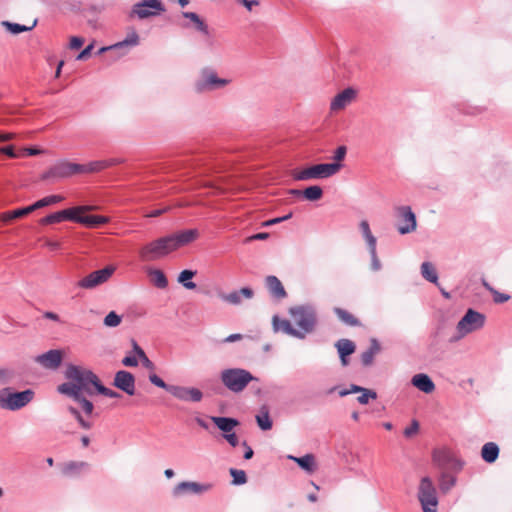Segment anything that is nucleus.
<instances>
[{
    "label": "nucleus",
    "mask_w": 512,
    "mask_h": 512,
    "mask_svg": "<svg viewBox=\"0 0 512 512\" xmlns=\"http://www.w3.org/2000/svg\"><path fill=\"white\" fill-rule=\"evenodd\" d=\"M65 377L68 382L59 385L58 392L72 398L80 405L85 415L90 416L94 405L85 395H94L100 383L98 376L90 369L70 364L66 368Z\"/></svg>",
    "instance_id": "obj_1"
},
{
    "label": "nucleus",
    "mask_w": 512,
    "mask_h": 512,
    "mask_svg": "<svg viewBox=\"0 0 512 512\" xmlns=\"http://www.w3.org/2000/svg\"><path fill=\"white\" fill-rule=\"evenodd\" d=\"M290 316L297 326L299 339H304L308 334L314 332L317 325V313L311 305H301L290 309Z\"/></svg>",
    "instance_id": "obj_2"
},
{
    "label": "nucleus",
    "mask_w": 512,
    "mask_h": 512,
    "mask_svg": "<svg viewBox=\"0 0 512 512\" xmlns=\"http://www.w3.org/2000/svg\"><path fill=\"white\" fill-rule=\"evenodd\" d=\"M341 168V163H321L304 169H294L291 176L296 181L327 179L337 174Z\"/></svg>",
    "instance_id": "obj_3"
},
{
    "label": "nucleus",
    "mask_w": 512,
    "mask_h": 512,
    "mask_svg": "<svg viewBox=\"0 0 512 512\" xmlns=\"http://www.w3.org/2000/svg\"><path fill=\"white\" fill-rule=\"evenodd\" d=\"M222 384L233 393H241L255 377L246 369L227 368L221 371Z\"/></svg>",
    "instance_id": "obj_4"
},
{
    "label": "nucleus",
    "mask_w": 512,
    "mask_h": 512,
    "mask_svg": "<svg viewBox=\"0 0 512 512\" xmlns=\"http://www.w3.org/2000/svg\"><path fill=\"white\" fill-rule=\"evenodd\" d=\"M486 317L483 313L469 308L456 325L457 334L450 339V342H457L466 335L482 329Z\"/></svg>",
    "instance_id": "obj_5"
},
{
    "label": "nucleus",
    "mask_w": 512,
    "mask_h": 512,
    "mask_svg": "<svg viewBox=\"0 0 512 512\" xmlns=\"http://www.w3.org/2000/svg\"><path fill=\"white\" fill-rule=\"evenodd\" d=\"M230 83V79L220 78L213 68L204 67L200 70L199 77L194 83V89L197 93H205L222 89Z\"/></svg>",
    "instance_id": "obj_6"
},
{
    "label": "nucleus",
    "mask_w": 512,
    "mask_h": 512,
    "mask_svg": "<svg viewBox=\"0 0 512 512\" xmlns=\"http://www.w3.org/2000/svg\"><path fill=\"white\" fill-rule=\"evenodd\" d=\"M34 394L31 389L13 392L11 388H2L0 389V408L10 411L19 410L33 400Z\"/></svg>",
    "instance_id": "obj_7"
},
{
    "label": "nucleus",
    "mask_w": 512,
    "mask_h": 512,
    "mask_svg": "<svg viewBox=\"0 0 512 512\" xmlns=\"http://www.w3.org/2000/svg\"><path fill=\"white\" fill-rule=\"evenodd\" d=\"M173 252L168 236L160 237L145 244L139 250V257L144 262H152L166 257Z\"/></svg>",
    "instance_id": "obj_8"
},
{
    "label": "nucleus",
    "mask_w": 512,
    "mask_h": 512,
    "mask_svg": "<svg viewBox=\"0 0 512 512\" xmlns=\"http://www.w3.org/2000/svg\"><path fill=\"white\" fill-rule=\"evenodd\" d=\"M417 497L423 512H437L439 503L437 491L429 477H423L420 480Z\"/></svg>",
    "instance_id": "obj_9"
},
{
    "label": "nucleus",
    "mask_w": 512,
    "mask_h": 512,
    "mask_svg": "<svg viewBox=\"0 0 512 512\" xmlns=\"http://www.w3.org/2000/svg\"><path fill=\"white\" fill-rule=\"evenodd\" d=\"M83 170V164L72 163L69 161H60L51 167L47 172H45L42 178H68L72 175L83 174Z\"/></svg>",
    "instance_id": "obj_10"
},
{
    "label": "nucleus",
    "mask_w": 512,
    "mask_h": 512,
    "mask_svg": "<svg viewBox=\"0 0 512 512\" xmlns=\"http://www.w3.org/2000/svg\"><path fill=\"white\" fill-rule=\"evenodd\" d=\"M93 208V206L89 205L74 207V209L78 210L77 212H74L73 222L82 224L89 228H96L110 221L108 217L102 215H85L86 212L92 210Z\"/></svg>",
    "instance_id": "obj_11"
},
{
    "label": "nucleus",
    "mask_w": 512,
    "mask_h": 512,
    "mask_svg": "<svg viewBox=\"0 0 512 512\" xmlns=\"http://www.w3.org/2000/svg\"><path fill=\"white\" fill-rule=\"evenodd\" d=\"M115 271L114 266H106L103 269H99L91 272L84 278H82L77 286L83 289H93L105 282H107Z\"/></svg>",
    "instance_id": "obj_12"
},
{
    "label": "nucleus",
    "mask_w": 512,
    "mask_h": 512,
    "mask_svg": "<svg viewBox=\"0 0 512 512\" xmlns=\"http://www.w3.org/2000/svg\"><path fill=\"white\" fill-rule=\"evenodd\" d=\"M398 218L397 229L402 235L414 232L417 227L416 216L409 206H399L395 209Z\"/></svg>",
    "instance_id": "obj_13"
},
{
    "label": "nucleus",
    "mask_w": 512,
    "mask_h": 512,
    "mask_svg": "<svg viewBox=\"0 0 512 512\" xmlns=\"http://www.w3.org/2000/svg\"><path fill=\"white\" fill-rule=\"evenodd\" d=\"M160 11H164L160 0H143L133 6L131 16L135 15L139 19H145L156 15Z\"/></svg>",
    "instance_id": "obj_14"
},
{
    "label": "nucleus",
    "mask_w": 512,
    "mask_h": 512,
    "mask_svg": "<svg viewBox=\"0 0 512 512\" xmlns=\"http://www.w3.org/2000/svg\"><path fill=\"white\" fill-rule=\"evenodd\" d=\"M169 393L181 401L200 402L203 398L201 390L195 387L172 385Z\"/></svg>",
    "instance_id": "obj_15"
},
{
    "label": "nucleus",
    "mask_w": 512,
    "mask_h": 512,
    "mask_svg": "<svg viewBox=\"0 0 512 512\" xmlns=\"http://www.w3.org/2000/svg\"><path fill=\"white\" fill-rule=\"evenodd\" d=\"M211 487V484L183 481L173 488L172 495L173 497L178 498L186 494H202L210 490Z\"/></svg>",
    "instance_id": "obj_16"
},
{
    "label": "nucleus",
    "mask_w": 512,
    "mask_h": 512,
    "mask_svg": "<svg viewBox=\"0 0 512 512\" xmlns=\"http://www.w3.org/2000/svg\"><path fill=\"white\" fill-rule=\"evenodd\" d=\"M63 353L61 350L52 349L35 357V362L48 370H56L62 362Z\"/></svg>",
    "instance_id": "obj_17"
},
{
    "label": "nucleus",
    "mask_w": 512,
    "mask_h": 512,
    "mask_svg": "<svg viewBox=\"0 0 512 512\" xmlns=\"http://www.w3.org/2000/svg\"><path fill=\"white\" fill-rule=\"evenodd\" d=\"M113 385L130 396L135 394V377L126 370L115 373Z\"/></svg>",
    "instance_id": "obj_18"
},
{
    "label": "nucleus",
    "mask_w": 512,
    "mask_h": 512,
    "mask_svg": "<svg viewBox=\"0 0 512 512\" xmlns=\"http://www.w3.org/2000/svg\"><path fill=\"white\" fill-rule=\"evenodd\" d=\"M167 236L171 243L173 251H175L178 248L188 245L189 243L196 240L199 236V232L197 229H188V230H182V231H179V232L167 235Z\"/></svg>",
    "instance_id": "obj_19"
},
{
    "label": "nucleus",
    "mask_w": 512,
    "mask_h": 512,
    "mask_svg": "<svg viewBox=\"0 0 512 512\" xmlns=\"http://www.w3.org/2000/svg\"><path fill=\"white\" fill-rule=\"evenodd\" d=\"M356 97V90L348 87L334 96L330 103L331 112H337L346 108Z\"/></svg>",
    "instance_id": "obj_20"
},
{
    "label": "nucleus",
    "mask_w": 512,
    "mask_h": 512,
    "mask_svg": "<svg viewBox=\"0 0 512 512\" xmlns=\"http://www.w3.org/2000/svg\"><path fill=\"white\" fill-rule=\"evenodd\" d=\"M254 291L249 287H243L239 290H234L229 293H220L219 297L222 301L230 305H240L243 299H252Z\"/></svg>",
    "instance_id": "obj_21"
},
{
    "label": "nucleus",
    "mask_w": 512,
    "mask_h": 512,
    "mask_svg": "<svg viewBox=\"0 0 512 512\" xmlns=\"http://www.w3.org/2000/svg\"><path fill=\"white\" fill-rule=\"evenodd\" d=\"M78 209L68 208L61 211H57L55 213L49 214L46 217L40 220L41 224L48 225L54 223H60L65 220L73 221L74 212H77Z\"/></svg>",
    "instance_id": "obj_22"
},
{
    "label": "nucleus",
    "mask_w": 512,
    "mask_h": 512,
    "mask_svg": "<svg viewBox=\"0 0 512 512\" xmlns=\"http://www.w3.org/2000/svg\"><path fill=\"white\" fill-rule=\"evenodd\" d=\"M121 163L120 159L111 158L104 160L91 161L88 164H83V174L100 172L108 167Z\"/></svg>",
    "instance_id": "obj_23"
},
{
    "label": "nucleus",
    "mask_w": 512,
    "mask_h": 512,
    "mask_svg": "<svg viewBox=\"0 0 512 512\" xmlns=\"http://www.w3.org/2000/svg\"><path fill=\"white\" fill-rule=\"evenodd\" d=\"M411 383L424 393H432L435 390L434 382L431 378L423 373L416 374L412 377Z\"/></svg>",
    "instance_id": "obj_24"
},
{
    "label": "nucleus",
    "mask_w": 512,
    "mask_h": 512,
    "mask_svg": "<svg viewBox=\"0 0 512 512\" xmlns=\"http://www.w3.org/2000/svg\"><path fill=\"white\" fill-rule=\"evenodd\" d=\"M273 330L275 332H283L289 336L299 339V333L296 331L289 320L280 319L278 316H274L272 320Z\"/></svg>",
    "instance_id": "obj_25"
},
{
    "label": "nucleus",
    "mask_w": 512,
    "mask_h": 512,
    "mask_svg": "<svg viewBox=\"0 0 512 512\" xmlns=\"http://www.w3.org/2000/svg\"><path fill=\"white\" fill-rule=\"evenodd\" d=\"M210 419L223 434L231 433L239 425V421L231 417L211 416Z\"/></svg>",
    "instance_id": "obj_26"
},
{
    "label": "nucleus",
    "mask_w": 512,
    "mask_h": 512,
    "mask_svg": "<svg viewBox=\"0 0 512 512\" xmlns=\"http://www.w3.org/2000/svg\"><path fill=\"white\" fill-rule=\"evenodd\" d=\"M138 44H139V36L135 31H132L131 33H129L127 35V37L124 40H122L116 44H113L111 46L100 48L98 50L97 54H102L105 51L112 50V49H121L124 47H134V46H137Z\"/></svg>",
    "instance_id": "obj_27"
},
{
    "label": "nucleus",
    "mask_w": 512,
    "mask_h": 512,
    "mask_svg": "<svg viewBox=\"0 0 512 512\" xmlns=\"http://www.w3.org/2000/svg\"><path fill=\"white\" fill-rule=\"evenodd\" d=\"M336 348L338 350L340 360L343 366L348 364L347 356L351 355L355 351V344L348 339H340L336 343Z\"/></svg>",
    "instance_id": "obj_28"
},
{
    "label": "nucleus",
    "mask_w": 512,
    "mask_h": 512,
    "mask_svg": "<svg viewBox=\"0 0 512 512\" xmlns=\"http://www.w3.org/2000/svg\"><path fill=\"white\" fill-rule=\"evenodd\" d=\"M265 282L268 290L274 297L280 299L286 296L285 289L281 281L276 276H268Z\"/></svg>",
    "instance_id": "obj_29"
},
{
    "label": "nucleus",
    "mask_w": 512,
    "mask_h": 512,
    "mask_svg": "<svg viewBox=\"0 0 512 512\" xmlns=\"http://www.w3.org/2000/svg\"><path fill=\"white\" fill-rule=\"evenodd\" d=\"M288 459L296 462L307 473L312 474L316 469L315 458L312 454H306L302 457L288 456Z\"/></svg>",
    "instance_id": "obj_30"
},
{
    "label": "nucleus",
    "mask_w": 512,
    "mask_h": 512,
    "mask_svg": "<svg viewBox=\"0 0 512 512\" xmlns=\"http://www.w3.org/2000/svg\"><path fill=\"white\" fill-rule=\"evenodd\" d=\"M499 447L494 442H487L481 449V457L487 463H494L499 456Z\"/></svg>",
    "instance_id": "obj_31"
},
{
    "label": "nucleus",
    "mask_w": 512,
    "mask_h": 512,
    "mask_svg": "<svg viewBox=\"0 0 512 512\" xmlns=\"http://www.w3.org/2000/svg\"><path fill=\"white\" fill-rule=\"evenodd\" d=\"M380 351V344L376 339H372L370 347L361 354V362L364 366H370L373 363L375 355Z\"/></svg>",
    "instance_id": "obj_32"
},
{
    "label": "nucleus",
    "mask_w": 512,
    "mask_h": 512,
    "mask_svg": "<svg viewBox=\"0 0 512 512\" xmlns=\"http://www.w3.org/2000/svg\"><path fill=\"white\" fill-rule=\"evenodd\" d=\"M255 418L260 429L267 431L272 428L273 422L270 418L269 409L267 406H262Z\"/></svg>",
    "instance_id": "obj_33"
},
{
    "label": "nucleus",
    "mask_w": 512,
    "mask_h": 512,
    "mask_svg": "<svg viewBox=\"0 0 512 512\" xmlns=\"http://www.w3.org/2000/svg\"><path fill=\"white\" fill-rule=\"evenodd\" d=\"M148 275L154 286L160 289H165L168 286V280L163 271L160 269H149Z\"/></svg>",
    "instance_id": "obj_34"
},
{
    "label": "nucleus",
    "mask_w": 512,
    "mask_h": 512,
    "mask_svg": "<svg viewBox=\"0 0 512 512\" xmlns=\"http://www.w3.org/2000/svg\"><path fill=\"white\" fill-rule=\"evenodd\" d=\"M421 275L427 281L438 285V274L432 263L423 262L421 264Z\"/></svg>",
    "instance_id": "obj_35"
},
{
    "label": "nucleus",
    "mask_w": 512,
    "mask_h": 512,
    "mask_svg": "<svg viewBox=\"0 0 512 512\" xmlns=\"http://www.w3.org/2000/svg\"><path fill=\"white\" fill-rule=\"evenodd\" d=\"M196 271L185 269L180 272L178 275L177 281L183 285L188 290H193L196 288V284L191 281V279L196 275Z\"/></svg>",
    "instance_id": "obj_36"
},
{
    "label": "nucleus",
    "mask_w": 512,
    "mask_h": 512,
    "mask_svg": "<svg viewBox=\"0 0 512 512\" xmlns=\"http://www.w3.org/2000/svg\"><path fill=\"white\" fill-rule=\"evenodd\" d=\"M362 235L368 245L369 248H374L377 245L376 237L372 234L370 230L369 223L366 220H362L359 224Z\"/></svg>",
    "instance_id": "obj_37"
},
{
    "label": "nucleus",
    "mask_w": 512,
    "mask_h": 512,
    "mask_svg": "<svg viewBox=\"0 0 512 512\" xmlns=\"http://www.w3.org/2000/svg\"><path fill=\"white\" fill-rule=\"evenodd\" d=\"M32 212H33L32 205L27 206V207H23V208H19V209H16V210H12V211H7V212L3 213L2 220L4 222H7V221H10V220H13V219H16V218H20V217L26 216V215H28V214H30Z\"/></svg>",
    "instance_id": "obj_38"
},
{
    "label": "nucleus",
    "mask_w": 512,
    "mask_h": 512,
    "mask_svg": "<svg viewBox=\"0 0 512 512\" xmlns=\"http://www.w3.org/2000/svg\"><path fill=\"white\" fill-rule=\"evenodd\" d=\"M63 200H64V197L61 195H50V196L44 197V198L36 201L35 203H33L32 208H33V211H35L37 209L59 203Z\"/></svg>",
    "instance_id": "obj_39"
},
{
    "label": "nucleus",
    "mask_w": 512,
    "mask_h": 512,
    "mask_svg": "<svg viewBox=\"0 0 512 512\" xmlns=\"http://www.w3.org/2000/svg\"><path fill=\"white\" fill-rule=\"evenodd\" d=\"M335 314L338 316V318L345 323L348 326H359L360 322L357 318H355L351 313L348 311L342 309V308H335L334 309Z\"/></svg>",
    "instance_id": "obj_40"
},
{
    "label": "nucleus",
    "mask_w": 512,
    "mask_h": 512,
    "mask_svg": "<svg viewBox=\"0 0 512 512\" xmlns=\"http://www.w3.org/2000/svg\"><path fill=\"white\" fill-rule=\"evenodd\" d=\"M323 196V189L318 185H313L303 190V197L308 201H318Z\"/></svg>",
    "instance_id": "obj_41"
},
{
    "label": "nucleus",
    "mask_w": 512,
    "mask_h": 512,
    "mask_svg": "<svg viewBox=\"0 0 512 512\" xmlns=\"http://www.w3.org/2000/svg\"><path fill=\"white\" fill-rule=\"evenodd\" d=\"M37 20L33 22L31 26H25L18 23H11L8 21H4L2 24L7 30L12 34H19L22 32L30 31L36 26Z\"/></svg>",
    "instance_id": "obj_42"
},
{
    "label": "nucleus",
    "mask_w": 512,
    "mask_h": 512,
    "mask_svg": "<svg viewBox=\"0 0 512 512\" xmlns=\"http://www.w3.org/2000/svg\"><path fill=\"white\" fill-rule=\"evenodd\" d=\"M182 14L183 17L190 19L200 32L204 33L205 35L209 34L208 26L201 20L198 14L194 12H183Z\"/></svg>",
    "instance_id": "obj_43"
},
{
    "label": "nucleus",
    "mask_w": 512,
    "mask_h": 512,
    "mask_svg": "<svg viewBox=\"0 0 512 512\" xmlns=\"http://www.w3.org/2000/svg\"><path fill=\"white\" fill-rule=\"evenodd\" d=\"M88 463L86 462H69L65 465L63 469V473L65 475L71 476L79 473L80 471L88 468Z\"/></svg>",
    "instance_id": "obj_44"
},
{
    "label": "nucleus",
    "mask_w": 512,
    "mask_h": 512,
    "mask_svg": "<svg viewBox=\"0 0 512 512\" xmlns=\"http://www.w3.org/2000/svg\"><path fill=\"white\" fill-rule=\"evenodd\" d=\"M482 285L493 295L495 303H504L510 299V296L495 290L485 279L482 280Z\"/></svg>",
    "instance_id": "obj_45"
},
{
    "label": "nucleus",
    "mask_w": 512,
    "mask_h": 512,
    "mask_svg": "<svg viewBox=\"0 0 512 512\" xmlns=\"http://www.w3.org/2000/svg\"><path fill=\"white\" fill-rule=\"evenodd\" d=\"M230 475L232 476V484L233 485H243L247 482V476L244 470H239L235 468H231L229 470Z\"/></svg>",
    "instance_id": "obj_46"
},
{
    "label": "nucleus",
    "mask_w": 512,
    "mask_h": 512,
    "mask_svg": "<svg viewBox=\"0 0 512 512\" xmlns=\"http://www.w3.org/2000/svg\"><path fill=\"white\" fill-rule=\"evenodd\" d=\"M122 321V317L118 315L116 312H109L104 318V325L107 327H117L120 325Z\"/></svg>",
    "instance_id": "obj_47"
},
{
    "label": "nucleus",
    "mask_w": 512,
    "mask_h": 512,
    "mask_svg": "<svg viewBox=\"0 0 512 512\" xmlns=\"http://www.w3.org/2000/svg\"><path fill=\"white\" fill-rule=\"evenodd\" d=\"M360 393L361 395L358 396L357 401L361 405H366L369 403V400H375L377 398V393L371 389L364 388Z\"/></svg>",
    "instance_id": "obj_48"
},
{
    "label": "nucleus",
    "mask_w": 512,
    "mask_h": 512,
    "mask_svg": "<svg viewBox=\"0 0 512 512\" xmlns=\"http://www.w3.org/2000/svg\"><path fill=\"white\" fill-rule=\"evenodd\" d=\"M67 410L75 417L79 425L84 429H90L92 427L91 422L85 420L80 414L79 410L73 406H68Z\"/></svg>",
    "instance_id": "obj_49"
},
{
    "label": "nucleus",
    "mask_w": 512,
    "mask_h": 512,
    "mask_svg": "<svg viewBox=\"0 0 512 512\" xmlns=\"http://www.w3.org/2000/svg\"><path fill=\"white\" fill-rule=\"evenodd\" d=\"M15 374L14 371L7 368L0 369V384L5 385L12 381Z\"/></svg>",
    "instance_id": "obj_50"
},
{
    "label": "nucleus",
    "mask_w": 512,
    "mask_h": 512,
    "mask_svg": "<svg viewBox=\"0 0 512 512\" xmlns=\"http://www.w3.org/2000/svg\"><path fill=\"white\" fill-rule=\"evenodd\" d=\"M96 391L99 394H102V395H104L106 397H109V398H119L121 396L118 392L105 387L101 382L99 383V385H97V390Z\"/></svg>",
    "instance_id": "obj_51"
},
{
    "label": "nucleus",
    "mask_w": 512,
    "mask_h": 512,
    "mask_svg": "<svg viewBox=\"0 0 512 512\" xmlns=\"http://www.w3.org/2000/svg\"><path fill=\"white\" fill-rule=\"evenodd\" d=\"M149 381L159 387V388H162L164 390H166L167 392H169V389L171 388L172 385H169V384H166L158 375L156 374H150L149 375Z\"/></svg>",
    "instance_id": "obj_52"
},
{
    "label": "nucleus",
    "mask_w": 512,
    "mask_h": 512,
    "mask_svg": "<svg viewBox=\"0 0 512 512\" xmlns=\"http://www.w3.org/2000/svg\"><path fill=\"white\" fill-rule=\"evenodd\" d=\"M456 483L453 476H443L440 482V489L444 492L450 490Z\"/></svg>",
    "instance_id": "obj_53"
},
{
    "label": "nucleus",
    "mask_w": 512,
    "mask_h": 512,
    "mask_svg": "<svg viewBox=\"0 0 512 512\" xmlns=\"http://www.w3.org/2000/svg\"><path fill=\"white\" fill-rule=\"evenodd\" d=\"M369 253H370V256H371V268H372V270H374V271L380 270L381 269V263H380V260L378 259V256H377L376 247L369 248Z\"/></svg>",
    "instance_id": "obj_54"
},
{
    "label": "nucleus",
    "mask_w": 512,
    "mask_h": 512,
    "mask_svg": "<svg viewBox=\"0 0 512 512\" xmlns=\"http://www.w3.org/2000/svg\"><path fill=\"white\" fill-rule=\"evenodd\" d=\"M346 153H347V148L346 146L342 145V146H339L335 151H334V155H333V160L334 162L333 163H340L342 160H344L345 156H346Z\"/></svg>",
    "instance_id": "obj_55"
},
{
    "label": "nucleus",
    "mask_w": 512,
    "mask_h": 512,
    "mask_svg": "<svg viewBox=\"0 0 512 512\" xmlns=\"http://www.w3.org/2000/svg\"><path fill=\"white\" fill-rule=\"evenodd\" d=\"M364 387L358 386L356 384H351L348 389H342L339 391V396L344 397L352 393H360Z\"/></svg>",
    "instance_id": "obj_56"
},
{
    "label": "nucleus",
    "mask_w": 512,
    "mask_h": 512,
    "mask_svg": "<svg viewBox=\"0 0 512 512\" xmlns=\"http://www.w3.org/2000/svg\"><path fill=\"white\" fill-rule=\"evenodd\" d=\"M122 364L126 367H136L139 364V358L136 355H127L122 359Z\"/></svg>",
    "instance_id": "obj_57"
},
{
    "label": "nucleus",
    "mask_w": 512,
    "mask_h": 512,
    "mask_svg": "<svg viewBox=\"0 0 512 512\" xmlns=\"http://www.w3.org/2000/svg\"><path fill=\"white\" fill-rule=\"evenodd\" d=\"M418 430H419V424L416 420H413L411 425L404 429L403 433H404L405 437L409 438V437H412L413 435H415L418 432Z\"/></svg>",
    "instance_id": "obj_58"
},
{
    "label": "nucleus",
    "mask_w": 512,
    "mask_h": 512,
    "mask_svg": "<svg viewBox=\"0 0 512 512\" xmlns=\"http://www.w3.org/2000/svg\"><path fill=\"white\" fill-rule=\"evenodd\" d=\"M291 217H292V213H289V214H287L285 216H282V217H277V218H273V219L267 220V221L263 222L262 225L264 227H269L271 225H274V224L286 221V220L290 219Z\"/></svg>",
    "instance_id": "obj_59"
},
{
    "label": "nucleus",
    "mask_w": 512,
    "mask_h": 512,
    "mask_svg": "<svg viewBox=\"0 0 512 512\" xmlns=\"http://www.w3.org/2000/svg\"><path fill=\"white\" fill-rule=\"evenodd\" d=\"M223 438L232 446L236 447L239 444V439L234 432L223 434Z\"/></svg>",
    "instance_id": "obj_60"
},
{
    "label": "nucleus",
    "mask_w": 512,
    "mask_h": 512,
    "mask_svg": "<svg viewBox=\"0 0 512 512\" xmlns=\"http://www.w3.org/2000/svg\"><path fill=\"white\" fill-rule=\"evenodd\" d=\"M139 361L142 363V365L148 369L153 371L155 369L154 363L147 357L146 353L139 357Z\"/></svg>",
    "instance_id": "obj_61"
},
{
    "label": "nucleus",
    "mask_w": 512,
    "mask_h": 512,
    "mask_svg": "<svg viewBox=\"0 0 512 512\" xmlns=\"http://www.w3.org/2000/svg\"><path fill=\"white\" fill-rule=\"evenodd\" d=\"M84 43V39L78 36H73L70 39V48L71 49H79L82 47Z\"/></svg>",
    "instance_id": "obj_62"
},
{
    "label": "nucleus",
    "mask_w": 512,
    "mask_h": 512,
    "mask_svg": "<svg viewBox=\"0 0 512 512\" xmlns=\"http://www.w3.org/2000/svg\"><path fill=\"white\" fill-rule=\"evenodd\" d=\"M93 47H94V46H93V44H89L87 47H85V48H84V49L79 53V55L77 56V58H76V59H77V60H85V59H87V58L90 56V54H91V52H92V50H93Z\"/></svg>",
    "instance_id": "obj_63"
},
{
    "label": "nucleus",
    "mask_w": 512,
    "mask_h": 512,
    "mask_svg": "<svg viewBox=\"0 0 512 512\" xmlns=\"http://www.w3.org/2000/svg\"><path fill=\"white\" fill-rule=\"evenodd\" d=\"M237 2L241 3L248 11H252L253 7L260 4L259 0H237Z\"/></svg>",
    "instance_id": "obj_64"
}]
</instances>
